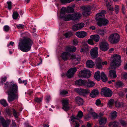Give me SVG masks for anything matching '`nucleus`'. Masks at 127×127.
Returning a JSON list of instances; mask_svg holds the SVG:
<instances>
[{
	"instance_id": "nucleus-55",
	"label": "nucleus",
	"mask_w": 127,
	"mask_h": 127,
	"mask_svg": "<svg viewBox=\"0 0 127 127\" xmlns=\"http://www.w3.org/2000/svg\"><path fill=\"white\" fill-rule=\"evenodd\" d=\"M114 103V100L113 99H111L109 101L108 104L109 106L112 105Z\"/></svg>"
},
{
	"instance_id": "nucleus-22",
	"label": "nucleus",
	"mask_w": 127,
	"mask_h": 127,
	"mask_svg": "<svg viewBox=\"0 0 127 127\" xmlns=\"http://www.w3.org/2000/svg\"><path fill=\"white\" fill-rule=\"evenodd\" d=\"M109 76L112 78H115L117 77L116 71L113 70H110L109 72Z\"/></svg>"
},
{
	"instance_id": "nucleus-39",
	"label": "nucleus",
	"mask_w": 127,
	"mask_h": 127,
	"mask_svg": "<svg viewBox=\"0 0 127 127\" xmlns=\"http://www.w3.org/2000/svg\"><path fill=\"white\" fill-rule=\"evenodd\" d=\"M106 33V31L105 30H98V34L100 35L103 36Z\"/></svg>"
},
{
	"instance_id": "nucleus-36",
	"label": "nucleus",
	"mask_w": 127,
	"mask_h": 127,
	"mask_svg": "<svg viewBox=\"0 0 127 127\" xmlns=\"http://www.w3.org/2000/svg\"><path fill=\"white\" fill-rule=\"evenodd\" d=\"M118 123L114 122H110L109 124V126L110 127H116L118 126Z\"/></svg>"
},
{
	"instance_id": "nucleus-5",
	"label": "nucleus",
	"mask_w": 127,
	"mask_h": 127,
	"mask_svg": "<svg viewBox=\"0 0 127 127\" xmlns=\"http://www.w3.org/2000/svg\"><path fill=\"white\" fill-rule=\"evenodd\" d=\"M101 94L104 96L109 97L112 95V92L109 89L105 87L101 90Z\"/></svg>"
},
{
	"instance_id": "nucleus-62",
	"label": "nucleus",
	"mask_w": 127,
	"mask_h": 127,
	"mask_svg": "<svg viewBox=\"0 0 127 127\" xmlns=\"http://www.w3.org/2000/svg\"><path fill=\"white\" fill-rule=\"evenodd\" d=\"M46 99L47 100V102H48L50 99V95H48L46 96Z\"/></svg>"
},
{
	"instance_id": "nucleus-29",
	"label": "nucleus",
	"mask_w": 127,
	"mask_h": 127,
	"mask_svg": "<svg viewBox=\"0 0 127 127\" xmlns=\"http://www.w3.org/2000/svg\"><path fill=\"white\" fill-rule=\"evenodd\" d=\"M90 37L96 42H98L99 41L100 38L99 36L97 35H91Z\"/></svg>"
},
{
	"instance_id": "nucleus-53",
	"label": "nucleus",
	"mask_w": 127,
	"mask_h": 127,
	"mask_svg": "<svg viewBox=\"0 0 127 127\" xmlns=\"http://www.w3.org/2000/svg\"><path fill=\"white\" fill-rule=\"evenodd\" d=\"M101 102L100 100L98 99L96 100L95 104L97 106H99L101 104Z\"/></svg>"
},
{
	"instance_id": "nucleus-60",
	"label": "nucleus",
	"mask_w": 127,
	"mask_h": 127,
	"mask_svg": "<svg viewBox=\"0 0 127 127\" xmlns=\"http://www.w3.org/2000/svg\"><path fill=\"white\" fill-rule=\"evenodd\" d=\"M73 43L75 45H77L78 43L77 40L76 39H74L73 40Z\"/></svg>"
},
{
	"instance_id": "nucleus-1",
	"label": "nucleus",
	"mask_w": 127,
	"mask_h": 127,
	"mask_svg": "<svg viewBox=\"0 0 127 127\" xmlns=\"http://www.w3.org/2000/svg\"><path fill=\"white\" fill-rule=\"evenodd\" d=\"M4 87L7 90L8 95V101L10 102L18 98V87L16 84L12 81L10 83L8 82L4 84Z\"/></svg>"
},
{
	"instance_id": "nucleus-4",
	"label": "nucleus",
	"mask_w": 127,
	"mask_h": 127,
	"mask_svg": "<svg viewBox=\"0 0 127 127\" xmlns=\"http://www.w3.org/2000/svg\"><path fill=\"white\" fill-rule=\"evenodd\" d=\"M121 59V57L119 55L117 54L114 55L113 60L110 64L112 68L115 69L120 65Z\"/></svg>"
},
{
	"instance_id": "nucleus-8",
	"label": "nucleus",
	"mask_w": 127,
	"mask_h": 127,
	"mask_svg": "<svg viewBox=\"0 0 127 127\" xmlns=\"http://www.w3.org/2000/svg\"><path fill=\"white\" fill-rule=\"evenodd\" d=\"M100 49L102 51H106L109 48L108 43L105 40H103L100 42L99 44Z\"/></svg>"
},
{
	"instance_id": "nucleus-18",
	"label": "nucleus",
	"mask_w": 127,
	"mask_h": 127,
	"mask_svg": "<svg viewBox=\"0 0 127 127\" xmlns=\"http://www.w3.org/2000/svg\"><path fill=\"white\" fill-rule=\"evenodd\" d=\"M75 34L78 38H82L86 36L87 35V33L84 31H81L76 32Z\"/></svg>"
},
{
	"instance_id": "nucleus-61",
	"label": "nucleus",
	"mask_w": 127,
	"mask_h": 127,
	"mask_svg": "<svg viewBox=\"0 0 127 127\" xmlns=\"http://www.w3.org/2000/svg\"><path fill=\"white\" fill-rule=\"evenodd\" d=\"M122 78L125 79H127V73H125L123 74V75Z\"/></svg>"
},
{
	"instance_id": "nucleus-3",
	"label": "nucleus",
	"mask_w": 127,
	"mask_h": 127,
	"mask_svg": "<svg viewBox=\"0 0 127 127\" xmlns=\"http://www.w3.org/2000/svg\"><path fill=\"white\" fill-rule=\"evenodd\" d=\"M65 11L61 10L60 17L63 18L65 21H67L70 20H76L79 19L81 16L80 14L79 13H77L73 14H69L64 15L65 13Z\"/></svg>"
},
{
	"instance_id": "nucleus-21",
	"label": "nucleus",
	"mask_w": 127,
	"mask_h": 127,
	"mask_svg": "<svg viewBox=\"0 0 127 127\" xmlns=\"http://www.w3.org/2000/svg\"><path fill=\"white\" fill-rule=\"evenodd\" d=\"M71 55L69 53L66 52L62 54V57L63 59L65 61L69 58H71Z\"/></svg>"
},
{
	"instance_id": "nucleus-44",
	"label": "nucleus",
	"mask_w": 127,
	"mask_h": 127,
	"mask_svg": "<svg viewBox=\"0 0 127 127\" xmlns=\"http://www.w3.org/2000/svg\"><path fill=\"white\" fill-rule=\"evenodd\" d=\"M74 11L72 7H68L66 9V12L67 13H70L73 12Z\"/></svg>"
},
{
	"instance_id": "nucleus-46",
	"label": "nucleus",
	"mask_w": 127,
	"mask_h": 127,
	"mask_svg": "<svg viewBox=\"0 0 127 127\" xmlns=\"http://www.w3.org/2000/svg\"><path fill=\"white\" fill-rule=\"evenodd\" d=\"M7 4H8V9L10 10L11 9L12 7V3L10 1H9L7 2Z\"/></svg>"
},
{
	"instance_id": "nucleus-51",
	"label": "nucleus",
	"mask_w": 127,
	"mask_h": 127,
	"mask_svg": "<svg viewBox=\"0 0 127 127\" xmlns=\"http://www.w3.org/2000/svg\"><path fill=\"white\" fill-rule=\"evenodd\" d=\"M93 116L94 119H95L97 118L98 116L97 114L95 112H92L90 113Z\"/></svg>"
},
{
	"instance_id": "nucleus-6",
	"label": "nucleus",
	"mask_w": 127,
	"mask_h": 127,
	"mask_svg": "<svg viewBox=\"0 0 127 127\" xmlns=\"http://www.w3.org/2000/svg\"><path fill=\"white\" fill-rule=\"evenodd\" d=\"M119 35L117 33H114L109 36V40L112 43H116L119 41Z\"/></svg>"
},
{
	"instance_id": "nucleus-2",
	"label": "nucleus",
	"mask_w": 127,
	"mask_h": 127,
	"mask_svg": "<svg viewBox=\"0 0 127 127\" xmlns=\"http://www.w3.org/2000/svg\"><path fill=\"white\" fill-rule=\"evenodd\" d=\"M33 43L30 38H24L19 44L18 48L23 52H27L31 49Z\"/></svg>"
},
{
	"instance_id": "nucleus-31",
	"label": "nucleus",
	"mask_w": 127,
	"mask_h": 127,
	"mask_svg": "<svg viewBox=\"0 0 127 127\" xmlns=\"http://www.w3.org/2000/svg\"><path fill=\"white\" fill-rule=\"evenodd\" d=\"M71 59H76L77 61H79L81 59L80 56L78 55H71Z\"/></svg>"
},
{
	"instance_id": "nucleus-33",
	"label": "nucleus",
	"mask_w": 127,
	"mask_h": 127,
	"mask_svg": "<svg viewBox=\"0 0 127 127\" xmlns=\"http://www.w3.org/2000/svg\"><path fill=\"white\" fill-rule=\"evenodd\" d=\"M106 118H101L99 120V123L100 125H102L105 124L106 121Z\"/></svg>"
},
{
	"instance_id": "nucleus-34",
	"label": "nucleus",
	"mask_w": 127,
	"mask_h": 127,
	"mask_svg": "<svg viewBox=\"0 0 127 127\" xmlns=\"http://www.w3.org/2000/svg\"><path fill=\"white\" fill-rule=\"evenodd\" d=\"M124 85L123 83L121 81H118L116 83V87L117 88H119L123 87Z\"/></svg>"
},
{
	"instance_id": "nucleus-42",
	"label": "nucleus",
	"mask_w": 127,
	"mask_h": 127,
	"mask_svg": "<svg viewBox=\"0 0 127 127\" xmlns=\"http://www.w3.org/2000/svg\"><path fill=\"white\" fill-rule=\"evenodd\" d=\"M74 0H60L61 3L63 4H65L66 3H69L71 1Z\"/></svg>"
},
{
	"instance_id": "nucleus-40",
	"label": "nucleus",
	"mask_w": 127,
	"mask_h": 127,
	"mask_svg": "<svg viewBox=\"0 0 127 127\" xmlns=\"http://www.w3.org/2000/svg\"><path fill=\"white\" fill-rule=\"evenodd\" d=\"M117 116V112L115 111H114L111 114V117L112 119L116 118Z\"/></svg>"
},
{
	"instance_id": "nucleus-20",
	"label": "nucleus",
	"mask_w": 127,
	"mask_h": 127,
	"mask_svg": "<svg viewBox=\"0 0 127 127\" xmlns=\"http://www.w3.org/2000/svg\"><path fill=\"white\" fill-rule=\"evenodd\" d=\"M99 92L98 90L95 89L93 90L90 93V96L92 98L96 97L99 94Z\"/></svg>"
},
{
	"instance_id": "nucleus-27",
	"label": "nucleus",
	"mask_w": 127,
	"mask_h": 127,
	"mask_svg": "<svg viewBox=\"0 0 127 127\" xmlns=\"http://www.w3.org/2000/svg\"><path fill=\"white\" fill-rule=\"evenodd\" d=\"M76 48L74 46H68L66 49V51L72 52H75L76 50Z\"/></svg>"
},
{
	"instance_id": "nucleus-16",
	"label": "nucleus",
	"mask_w": 127,
	"mask_h": 127,
	"mask_svg": "<svg viewBox=\"0 0 127 127\" xmlns=\"http://www.w3.org/2000/svg\"><path fill=\"white\" fill-rule=\"evenodd\" d=\"M62 104L63 106V109L65 111H67L69 109V107L68 105V101L67 99H63Z\"/></svg>"
},
{
	"instance_id": "nucleus-11",
	"label": "nucleus",
	"mask_w": 127,
	"mask_h": 127,
	"mask_svg": "<svg viewBox=\"0 0 127 127\" xmlns=\"http://www.w3.org/2000/svg\"><path fill=\"white\" fill-rule=\"evenodd\" d=\"M81 9L83 11V14L85 16H87L90 14L91 8L90 6H83Z\"/></svg>"
},
{
	"instance_id": "nucleus-26",
	"label": "nucleus",
	"mask_w": 127,
	"mask_h": 127,
	"mask_svg": "<svg viewBox=\"0 0 127 127\" xmlns=\"http://www.w3.org/2000/svg\"><path fill=\"white\" fill-rule=\"evenodd\" d=\"M85 86L87 87H89L94 86L95 85V83L92 81H89L87 82L86 80Z\"/></svg>"
},
{
	"instance_id": "nucleus-13",
	"label": "nucleus",
	"mask_w": 127,
	"mask_h": 127,
	"mask_svg": "<svg viewBox=\"0 0 127 127\" xmlns=\"http://www.w3.org/2000/svg\"><path fill=\"white\" fill-rule=\"evenodd\" d=\"M11 121L10 120H8L6 121L2 117H0V124L2 125L3 127H9Z\"/></svg>"
},
{
	"instance_id": "nucleus-50",
	"label": "nucleus",
	"mask_w": 127,
	"mask_h": 127,
	"mask_svg": "<svg viewBox=\"0 0 127 127\" xmlns=\"http://www.w3.org/2000/svg\"><path fill=\"white\" fill-rule=\"evenodd\" d=\"M68 93L66 91L63 90L60 92V95H64Z\"/></svg>"
},
{
	"instance_id": "nucleus-56",
	"label": "nucleus",
	"mask_w": 127,
	"mask_h": 127,
	"mask_svg": "<svg viewBox=\"0 0 127 127\" xmlns=\"http://www.w3.org/2000/svg\"><path fill=\"white\" fill-rule=\"evenodd\" d=\"M42 99L41 98H38L37 97L35 98V101L36 102H37L38 103H40V102H41L42 101Z\"/></svg>"
},
{
	"instance_id": "nucleus-45",
	"label": "nucleus",
	"mask_w": 127,
	"mask_h": 127,
	"mask_svg": "<svg viewBox=\"0 0 127 127\" xmlns=\"http://www.w3.org/2000/svg\"><path fill=\"white\" fill-rule=\"evenodd\" d=\"M71 121H72L73 122H76V120H78V118H77V117H75L73 115H72L70 117Z\"/></svg>"
},
{
	"instance_id": "nucleus-15",
	"label": "nucleus",
	"mask_w": 127,
	"mask_h": 127,
	"mask_svg": "<svg viewBox=\"0 0 127 127\" xmlns=\"http://www.w3.org/2000/svg\"><path fill=\"white\" fill-rule=\"evenodd\" d=\"M106 13L105 10H102L101 12L97 13L96 15V19L98 21L104 18V14Z\"/></svg>"
},
{
	"instance_id": "nucleus-57",
	"label": "nucleus",
	"mask_w": 127,
	"mask_h": 127,
	"mask_svg": "<svg viewBox=\"0 0 127 127\" xmlns=\"http://www.w3.org/2000/svg\"><path fill=\"white\" fill-rule=\"evenodd\" d=\"M6 79L7 78L5 77L3 78H1L0 82L2 83H3L5 82Z\"/></svg>"
},
{
	"instance_id": "nucleus-19",
	"label": "nucleus",
	"mask_w": 127,
	"mask_h": 127,
	"mask_svg": "<svg viewBox=\"0 0 127 127\" xmlns=\"http://www.w3.org/2000/svg\"><path fill=\"white\" fill-rule=\"evenodd\" d=\"M108 22V21L104 18L101 20L98 21L97 24L99 26H102L106 25Z\"/></svg>"
},
{
	"instance_id": "nucleus-32",
	"label": "nucleus",
	"mask_w": 127,
	"mask_h": 127,
	"mask_svg": "<svg viewBox=\"0 0 127 127\" xmlns=\"http://www.w3.org/2000/svg\"><path fill=\"white\" fill-rule=\"evenodd\" d=\"M101 79L104 82H105L107 80V78L103 72H102L101 73Z\"/></svg>"
},
{
	"instance_id": "nucleus-30",
	"label": "nucleus",
	"mask_w": 127,
	"mask_h": 127,
	"mask_svg": "<svg viewBox=\"0 0 127 127\" xmlns=\"http://www.w3.org/2000/svg\"><path fill=\"white\" fill-rule=\"evenodd\" d=\"M94 77L98 81L100 80V74L99 71H97L95 72V74Z\"/></svg>"
},
{
	"instance_id": "nucleus-49",
	"label": "nucleus",
	"mask_w": 127,
	"mask_h": 127,
	"mask_svg": "<svg viewBox=\"0 0 127 127\" xmlns=\"http://www.w3.org/2000/svg\"><path fill=\"white\" fill-rule=\"evenodd\" d=\"M115 9L116 13V14L118 13L119 10V6L118 5H116L115 7Z\"/></svg>"
},
{
	"instance_id": "nucleus-23",
	"label": "nucleus",
	"mask_w": 127,
	"mask_h": 127,
	"mask_svg": "<svg viewBox=\"0 0 127 127\" xmlns=\"http://www.w3.org/2000/svg\"><path fill=\"white\" fill-rule=\"evenodd\" d=\"M86 80L79 79L76 80L75 82V84L76 85L79 86H85V84Z\"/></svg>"
},
{
	"instance_id": "nucleus-25",
	"label": "nucleus",
	"mask_w": 127,
	"mask_h": 127,
	"mask_svg": "<svg viewBox=\"0 0 127 127\" xmlns=\"http://www.w3.org/2000/svg\"><path fill=\"white\" fill-rule=\"evenodd\" d=\"M101 60L100 59L98 58L96 59L95 62L97 67L98 69H101L102 68L101 65Z\"/></svg>"
},
{
	"instance_id": "nucleus-12",
	"label": "nucleus",
	"mask_w": 127,
	"mask_h": 127,
	"mask_svg": "<svg viewBox=\"0 0 127 127\" xmlns=\"http://www.w3.org/2000/svg\"><path fill=\"white\" fill-rule=\"evenodd\" d=\"M98 48L97 47H94L91 49L90 53L93 58H95L98 56Z\"/></svg>"
},
{
	"instance_id": "nucleus-64",
	"label": "nucleus",
	"mask_w": 127,
	"mask_h": 127,
	"mask_svg": "<svg viewBox=\"0 0 127 127\" xmlns=\"http://www.w3.org/2000/svg\"><path fill=\"white\" fill-rule=\"evenodd\" d=\"M106 5L107 7H109L111 6V5L110 4V2H108L107 3H106Z\"/></svg>"
},
{
	"instance_id": "nucleus-63",
	"label": "nucleus",
	"mask_w": 127,
	"mask_h": 127,
	"mask_svg": "<svg viewBox=\"0 0 127 127\" xmlns=\"http://www.w3.org/2000/svg\"><path fill=\"white\" fill-rule=\"evenodd\" d=\"M107 10L110 11H112L113 10V8L112 7H107Z\"/></svg>"
},
{
	"instance_id": "nucleus-43",
	"label": "nucleus",
	"mask_w": 127,
	"mask_h": 127,
	"mask_svg": "<svg viewBox=\"0 0 127 127\" xmlns=\"http://www.w3.org/2000/svg\"><path fill=\"white\" fill-rule=\"evenodd\" d=\"M72 33L71 32H66L64 34V36L66 38H69L72 35Z\"/></svg>"
},
{
	"instance_id": "nucleus-14",
	"label": "nucleus",
	"mask_w": 127,
	"mask_h": 127,
	"mask_svg": "<svg viewBox=\"0 0 127 127\" xmlns=\"http://www.w3.org/2000/svg\"><path fill=\"white\" fill-rule=\"evenodd\" d=\"M77 70V69L76 67L70 68L68 70L67 72V76L69 78H71L73 77Z\"/></svg>"
},
{
	"instance_id": "nucleus-28",
	"label": "nucleus",
	"mask_w": 127,
	"mask_h": 127,
	"mask_svg": "<svg viewBox=\"0 0 127 127\" xmlns=\"http://www.w3.org/2000/svg\"><path fill=\"white\" fill-rule=\"evenodd\" d=\"M75 99L76 102L79 105L83 104L84 101L82 98L79 97H77Z\"/></svg>"
},
{
	"instance_id": "nucleus-37",
	"label": "nucleus",
	"mask_w": 127,
	"mask_h": 127,
	"mask_svg": "<svg viewBox=\"0 0 127 127\" xmlns=\"http://www.w3.org/2000/svg\"><path fill=\"white\" fill-rule=\"evenodd\" d=\"M0 103L5 107L8 105V104L6 101L3 99H1L0 100Z\"/></svg>"
},
{
	"instance_id": "nucleus-41",
	"label": "nucleus",
	"mask_w": 127,
	"mask_h": 127,
	"mask_svg": "<svg viewBox=\"0 0 127 127\" xmlns=\"http://www.w3.org/2000/svg\"><path fill=\"white\" fill-rule=\"evenodd\" d=\"M13 113L14 117L16 118H18V115L19 114V112H17L14 109H13Z\"/></svg>"
},
{
	"instance_id": "nucleus-17",
	"label": "nucleus",
	"mask_w": 127,
	"mask_h": 127,
	"mask_svg": "<svg viewBox=\"0 0 127 127\" xmlns=\"http://www.w3.org/2000/svg\"><path fill=\"white\" fill-rule=\"evenodd\" d=\"M84 24L83 23L75 24L73 26V30L74 31L80 30L84 27Z\"/></svg>"
},
{
	"instance_id": "nucleus-35",
	"label": "nucleus",
	"mask_w": 127,
	"mask_h": 127,
	"mask_svg": "<svg viewBox=\"0 0 127 127\" xmlns=\"http://www.w3.org/2000/svg\"><path fill=\"white\" fill-rule=\"evenodd\" d=\"M12 17L13 19H16L19 17V15L17 11H14L13 13Z\"/></svg>"
},
{
	"instance_id": "nucleus-9",
	"label": "nucleus",
	"mask_w": 127,
	"mask_h": 127,
	"mask_svg": "<svg viewBox=\"0 0 127 127\" xmlns=\"http://www.w3.org/2000/svg\"><path fill=\"white\" fill-rule=\"evenodd\" d=\"M75 90L79 95L83 96H86L88 94L90 93V90L87 89H84L77 88L75 89Z\"/></svg>"
},
{
	"instance_id": "nucleus-38",
	"label": "nucleus",
	"mask_w": 127,
	"mask_h": 127,
	"mask_svg": "<svg viewBox=\"0 0 127 127\" xmlns=\"http://www.w3.org/2000/svg\"><path fill=\"white\" fill-rule=\"evenodd\" d=\"M83 116V113L81 111H80L78 112V114L76 116L79 120V119L81 118Z\"/></svg>"
},
{
	"instance_id": "nucleus-48",
	"label": "nucleus",
	"mask_w": 127,
	"mask_h": 127,
	"mask_svg": "<svg viewBox=\"0 0 127 127\" xmlns=\"http://www.w3.org/2000/svg\"><path fill=\"white\" fill-rule=\"evenodd\" d=\"M116 106L117 107H120L123 106V103L122 102H117L115 104Z\"/></svg>"
},
{
	"instance_id": "nucleus-24",
	"label": "nucleus",
	"mask_w": 127,
	"mask_h": 127,
	"mask_svg": "<svg viewBox=\"0 0 127 127\" xmlns=\"http://www.w3.org/2000/svg\"><path fill=\"white\" fill-rule=\"evenodd\" d=\"M86 64L87 67L90 68L93 67L95 65L94 62L91 60L87 61L86 63Z\"/></svg>"
},
{
	"instance_id": "nucleus-7",
	"label": "nucleus",
	"mask_w": 127,
	"mask_h": 127,
	"mask_svg": "<svg viewBox=\"0 0 127 127\" xmlns=\"http://www.w3.org/2000/svg\"><path fill=\"white\" fill-rule=\"evenodd\" d=\"M91 75L90 71L87 69L81 70L79 74V76L81 78H89Z\"/></svg>"
},
{
	"instance_id": "nucleus-58",
	"label": "nucleus",
	"mask_w": 127,
	"mask_h": 127,
	"mask_svg": "<svg viewBox=\"0 0 127 127\" xmlns=\"http://www.w3.org/2000/svg\"><path fill=\"white\" fill-rule=\"evenodd\" d=\"M125 7L124 6V5L123 4H122V13L124 14H125Z\"/></svg>"
},
{
	"instance_id": "nucleus-59",
	"label": "nucleus",
	"mask_w": 127,
	"mask_h": 127,
	"mask_svg": "<svg viewBox=\"0 0 127 127\" xmlns=\"http://www.w3.org/2000/svg\"><path fill=\"white\" fill-rule=\"evenodd\" d=\"M121 124L124 126H125L126 124V122L123 120H121L120 121Z\"/></svg>"
},
{
	"instance_id": "nucleus-47",
	"label": "nucleus",
	"mask_w": 127,
	"mask_h": 127,
	"mask_svg": "<svg viewBox=\"0 0 127 127\" xmlns=\"http://www.w3.org/2000/svg\"><path fill=\"white\" fill-rule=\"evenodd\" d=\"M10 28L7 25L3 27V30L5 32H8Z\"/></svg>"
},
{
	"instance_id": "nucleus-54",
	"label": "nucleus",
	"mask_w": 127,
	"mask_h": 127,
	"mask_svg": "<svg viewBox=\"0 0 127 127\" xmlns=\"http://www.w3.org/2000/svg\"><path fill=\"white\" fill-rule=\"evenodd\" d=\"M16 27L18 29H23L24 28V26L23 24H19L17 25Z\"/></svg>"
},
{
	"instance_id": "nucleus-52",
	"label": "nucleus",
	"mask_w": 127,
	"mask_h": 127,
	"mask_svg": "<svg viewBox=\"0 0 127 127\" xmlns=\"http://www.w3.org/2000/svg\"><path fill=\"white\" fill-rule=\"evenodd\" d=\"M93 40L92 39H89L88 40V43L89 44L91 45H93L94 44Z\"/></svg>"
},
{
	"instance_id": "nucleus-10",
	"label": "nucleus",
	"mask_w": 127,
	"mask_h": 127,
	"mask_svg": "<svg viewBox=\"0 0 127 127\" xmlns=\"http://www.w3.org/2000/svg\"><path fill=\"white\" fill-rule=\"evenodd\" d=\"M81 46V47L80 50L81 52L87 54L89 52V47L86 42L85 41L82 42Z\"/></svg>"
}]
</instances>
